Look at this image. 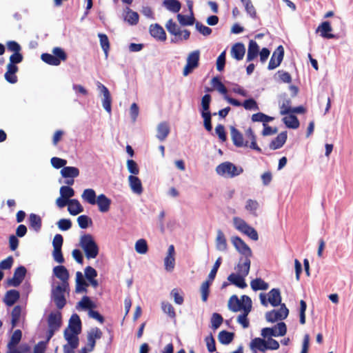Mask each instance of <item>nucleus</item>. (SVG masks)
<instances>
[{
    "label": "nucleus",
    "mask_w": 353,
    "mask_h": 353,
    "mask_svg": "<svg viewBox=\"0 0 353 353\" xmlns=\"http://www.w3.org/2000/svg\"><path fill=\"white\" fill-rule=\"evenodd\" d=\"M41 59L48 65L57 66L60 65L61 61H64L67 59V54L61 48L55 47L52 49V54L43 53Z\"/></svg>",
    "instance_id": "20e7f679"
},
{
    "label": "nucleus",
    "mask_w": 353,
    "mask_h": 353,
    "mask_svg": "<svg viewBox=\"0 0 353 353\" xmlns=\"http://www.w3.org/2000/svg\"><path fill=\"white\" fill-rule=\"evenodd\" d=\"M216 248L219 251L225 252L228 249L227 241L223 232L221 230H217L216 238Z\"/></svg>",
    "instance_id": "f704fd0d"
},
{
    "label": "nucleus",
    "mask_w": 353,
    "mask_h": 353,
    "mask_svg": "<svg viewBox=\"0 0 353 353\" xmlns=\"http://www.w3.org/2000/svg\"><path fill=\"white\" fill-rule=\"evenodd\" d=\"M212 284V282L205 281H204L200 288V291L201 293V299L203 302H206L210 294V286Z\"/></svg>",
    "instance_id": "5fc2aeb1"
},
{
    "label": "nucleus",
    "mask_w": 353,
    "mask_h": 353,
    "mask_svg": "<svg viewBox=\"0 0 353 353\" xmlns=\"http://www.w3.org/2000/svg\"><path fill=\"white\" fill-rule=\"evenodd\" d=\"M102 336V332L98 327L92 328L88 333V341L89 345L92 347L95 346V340L100 339Z\"/></svg>",
    "instance_id": "37998d69"
},
{
    "label": "nucleus",
    "mask_w": 353,
    "mask_h": 353,
    "mask_svg": "<svg viewBox=\"0 0 353 353\" xmlns=\"http://www.w3.org/2000/svg\"><path fill=\"white\" fill-rule=\"evenodd\" d=\"M211 101H212V97H211L210 94H205L203 96V97L201 99V108L200 110L201 114H203L204 113H207V114L211 113L210 110Z\"/></svg>",
    "instance_id": "49530a36"
},
{
    "label": "nucleus",
    "mask_w": 353,
    "mask_h": 353,
    "mask_svg": "<svg viewBox=\"0 0 353 353\" xmlns=\"http://www.w3.org/2000/svg\"><path fill=\"white\" fill-rule=\"evenodd\" d=\"M251 119L253 122H263V124L273 121L274 118L263 112H257L252 114Z\"/></svg>",
    "instance_id": "8fccbe9b"
},
{
    "label": "nucleus",
    "mask_w": 353,
    "mask_h": 353,
    "mask_svg": "<svg viewBox=\"0 0 353 353\" xmlns=\"http://www.w3.org/2000/svg\"><path fill=\"white\" fill-rule=\"evenodd\" d=\"M96 204L98 205L99 210L101 212H106L109 210L110 206V200L104 194L98 196Z\"/></svg>",
    "instance_id": "c9c22d12"
},
{
    "label": "nucleus",
    "mask_w": 353,
    "mask_h": 353,
    "mask_svg": "<svg viewBox=\"0 0 353 353\" xmlns=\"http://www.w3.org/2000/svg\"><path fill=\"white\" fill-rule=\"evenodd\" d=\"M77 223L81 229H86L92 224V221L88 216L83 214L77 218Z\"/></svg>",
    "instance_id": "13d9d810"
},
{
    "label": "nucleus",
    "mask_w": 353,
    "mask_h": 353,
    "mask_svg": "<svg viewBox=\"0 0 353 353\" xmlns=\"http://www.w3.org/2000/svg\"><path fill=\"white\" fill-rule=\"evenodd\" d=\"M232 243L236 250L244 255L245 257H251L252 252L250 248L239 236H233L232 238Z\"/></svg>",
    "instance_id": "9d476101"
},
{
    "label": "nucleus",
    "mask_w": 353,
    "mask_h": 353,
    "mask_svg": "<svg viewBox=\"0 0 353 353\" xmlns=\"http://www.w3.org/2000/svg\"><path fill=\"white\" fill-rule=\"evenodd\" d=\"M27 270L24 266H19L15 269L12 278L8 280L10 286L18 287L24 279Z\"/></svg>",
    "instance_id": "f8f14e48"
},
{
    "label": "nucleus",
    "mask_w": 353,
    "mask_h": 353,
    "mask_svg": "<svg viewBox=\"0 0 353 353\" xmlns=\"http://www.w3.org/2000/svg\"><path fill=\"white\" fill-rule=\"evenodd\" d=\"M288 138L287 132H281L280 134L277 135V137L274 139L269 145V147L271 150H275L281 148L285 143Z\"/></svg>",
    "instance_id": "5701e85b"
},
{
    "label": "nucleus",
    "mask_w": 353,
    "mask_h": 353,
    "mask_svg": "<svg viewBox=\"0 0 353 353\" xmlns=\"http://www.w3.org/2000/svg\"><path fill=\"white\" fill-rule=\"evenodd\" d=\"M81 197L83 201L91 205H95L96 202H97L95 191L91 188L84 190L81 194Z\"/></svg>",
    "instance_id": "79ce46f5"
},
{
    "label": "nucleus",
    "mask_w": 353,
    "mask_h": 353,
    "mask_svg": "<svg viewBox=\"0 0 353 353\" xmlns=\"http://www.w3.org/2000/svg\"><path fill=\"white\" fill-rule=\"evenodd\" d=\"M242 302H244V306L242 307L243 314H240L237 318V322L240 323L243 328H247L250 325L248 315L252 310V300L250 296L243 295L241 296Z\"/></svg>",
    "instance_id": "0eeeda50"
},
{
    "label": "nucleus",
    "mask_w": 353,
    "mask_h": 353,
    "mask_svg": "<svg viewBox=\"0 0 353 353\" xmlns=\"http://www.w3.org/2000/svg\"><path fill=\"white\" fill-rule=\"evenodd\" d=\"M135 250L141 254H146L148 250L147 241L143 239H139L135 243Z\"/></svg>",
    "instance_id": "603ef678"
},
{
    "label": "nucleus",
    "mask_w": 353,
    "mask_h": 353,
    "mask_svg": "<svg viewBox=\"0 0 353 353\" xmlns=\"http://www.w3.org/2000/svg\"><path fill=\"white\" fill-rule=\"evenodd\" d=\"M161 308L163 312L167 314L170 318L174 319L176 313L173 306L168 302H162Z\"/></svg>",
    "instance_id": "680f3d73"
},
{
    "label": "nucleus",
    "mask_w": 353,
    "mask_h": 353,
    "mask_svg": "<svg viewBox=\"0 0 353 353\" xmlns=\"http://www.w3.org/2000/svg\"><path fill=\"white\" fill-rule=\"evenodd\" d=\"M221 262H222V259L221 257H219L216 261H215L210 274H208V281H210L212 283V281H214V279H215L216 277V273H217V271L221 264Z\"/></svg>",
    "instance_id": "bf43d9fd"
},
{
    "label": "nucleus",
    "mask_w": 353,
    "mask_h": 353,
    "mask_svg": "<svg viewBox=\"0 0 353 353\" xmlns=\"http://www.w3.org/2000/svg\"><path fill=\"white\" fill-rule=\"evenodd\" d=\"M150 34L156 40L165 41L166 40V33L163 28L158 23L152 24L149 28Z\"/></svg>",
    "instance_id": "a211bd4d"
},
{
    "label": "nucleus",
    "mask_w": 353,
    "mask_h": 353,
    "mask_svg": "<svg viewBox=\"0 0 353 353\" xmlns=\"http://www.w3.org/2000/svg\"><path fill=\"white\" fill-rule=\"evenodd\" d=\"M68 210L71 215L75 216L83 211V208L77 199L69 200Z\"/></svg>",
    "instance_id": "4c0bfd02"
},
{
    "label": "nucleus",
    "mask_w": 353,
    "mask_h": 353,
    "mask_svg": "<svg viewBox=\"0 0 353 353\" xmlns=\"http://www.w3.org/2000/svg\"><path fill=\"white\" fill-rule=\"evenodd\" d=\"M18 66L7 65V71L4 74L5 79L10 83H16L18 81L16 73L18 72Z\"/></svg>",
    "instance_id": "473e14b6"
},
{
    "label": "nucleus",
    "mask_w": 353,
    "mask_h": 353,
    "mask_svg": "<svg viewBox=\"0 0 353 353\" xmlns=\"http://www.w3.org/2000/svg\"><path fill=\"white\" fill-rule=\"evenodd\" d=\"M289 314V310L286 305L283 303L280 305V308L278 310H272L271 311L265 313V319L268 322L274 323L278 321H282L285 319Z\"/></svg>",
    "instance_id": "6e6552de"
},
{
    "label": "nucleus",
    "mask_w": 353,
    "mask_h": 353,
    "mask_svg": "<svg viewBox=\"0 0 353 353\" xmlns=\"http://www.w3.org/2000/svg\"><path fill=\"white\" fill-rule=\"evenodd\" d=\"M250 348L254 352H256L255 349L262 352H265L268 350L266 339H261L259 337L254 339L250 343Z\"/></svg>",
    "instance_id": "a878e982"
},
{
    "label": "nucleus",
    "mask_w": 353,
    "mask_h": 353,
    "mask_svg": "<svg viewBox=\"0 0 353 353\" xmlns=\"http://www.w3.org/2000/svg\"><path fill=\"white\" fill-rule=\"evenodd\" d=\"M223 321V319L220 314L216 312L213 313L211 317L212 328L214 330L218 329Z\"/></svg>",
    "instance_id": "052dcab7"
},
{
    "label": "nucleus",
    "mask_w": 353,
    "mask_h": 353,
    "mask_svg": "<svg viewBox=\"0 0 353 353\" xmlns=\"http://www.w3.org/2000/svg\"><path fill=\"white\" fill-rule=\"evenodd\" d=\"M250 258V257H245L244 259H243V258L240 259V261L236 268L238 274L248 276L250 272L251 264Z\"/></svg>",
    "instance_id": "4be33fe9"
},
{
    "label": "nucleus",
    "mask_w": 353,
    "mask_h": 353,
    "mask_svg": "<svg viewBox=\"0 0 353 353\" xmlns=\"http://www.w3.org/2000/svg\"><path fill=\"white\" fill-rule=\"evenodd\" d=\"M233 224L234 228L241 233L247 235L253 241L259 239V235L256 230L249 225L243 219L239 217L233 218Z\"/></svg>",
    "instance_id": "39448f33"
},
{
    "label": "nucleus",
    "mask_w": 353,
    "mask_h": 353,
    "mask_svg": "<svg viewBox=\"0 0 353 353\" xmlns=\"http://www.w3.org/2000/svg\"><path fill=\"white\" fill-rule=\"evenodd\" d=\"M287 333V326L284 322H279L271 327H264L261 330V335L264 339L283 336Z\"/></svg>",
    "instance_id": "423d86ee"
},
{
    "label": "nucleus",
    "mask_w": 353,
    "mask_h": 353,
    "mask_svg": "<svg viewBox=\"0 0 353 353\" xmlns=\"http://www.w3.org/2000/svg\"><path fill=\"white\" fill-rule=\"evenodd\" d=\"M163 6L169 11L176 13L181 8V3L179 0H164Z\"/></svg>",
    "instance_id": "ea45409f"
},
{
    "label": "nucleus",
    "mask_w": 353,
    "mask_h": 353,
    "mask_svg": "<svg viewBox=\"0 0 353 353\" xmlns=\"http://www.w3.org/2000/svg\"><path fill=\"white\" fill-rule=\"evenodd\" d=\"M79 334L70 333L68 330H65L63 336L65 339L68 341V347L70 349H76L79 346V340L78 337Z\"/></svg>",
    "instance_id": "7c9ffc66"
},
{
    "label": "nucleus",
    "mask_w": 353,
    "mask_h": 353,
    "mask_svg": "<svg viewBox=\"0 0 353 353\" xmlns=\"http://www.w3.org/2000/svg\"><path fill=\"white\" fill-rule=\"evenodd\" d=\"M200 51L199 50L191 52L187 57V63L183 69V74L186 77L199 66Z\"/></svg>",
    "instance_id": "1a4fd4ad"
},
{
    "label": "nucleus",
    "mask_w": 353,
    "mask_h": 353,
    "mask_svg": "<svg viewBox=\"0 0 353 353\" xmlns=\"http://www.w3.org/2000/svg\"><path fill=\"white\" fill-rule=\"evenodd\" d=\"M165 28L169 32L170 34L174 35L176 37H181L182 34V30L177 26V24L173 21L172 19H169L166 24Z\"/></svg>",
    "instance_id": "c03bdc74"
},
{
    "label": "nucleus",
    "mask_w": 353,
    "mask_h": 353,
    "mask_svg": "<svg viewBox=\"0 0 353 353\" xmlns=\"http://www.w3.org/2000/svg\"><path fill=\"white\" fill-rule=\"evenodd\" d=\"M234 333L226 330L221 331L219 334L218 339L219 342L223 345H228L234 339Z\"/></svg>",
    "instance_id": "09e8293b"
},
{
    "label": "nucleus",
    "mask_w": 353,
    "mask_h": 353,
    "mask_svg": "<svg viewBox=\"0 0 353 353\" xmlns=\"http://www.w3.org/2000/svg\"><path fill=\"white\" fill-rule=\"evenodd\" d=\"M68 330L70 333L79 334L81 332V321L79 315L76 313L73 314L68 323V327L65 329Z\"/></svg>",
    "instance_id": "4468645a"
},
{
    "label": "nucleus",
    "mask_w": 353,
    "mask_h": 353,
    "mask_svg": "<svg viewBox=\"0 0 353 353\" xmlns=\"http://www.w3.org/2000/svg\"><path fill=\"white\" fill-rule=\"evenodd\" d=\"M283 121L288 128L291 129H296L300 125L298 118L294 114L284 117Z\"/></svg>",
    "instance_id": "de8ad7c7"
},
{
    "label": "nucleus",
    "mask_w": 353,
    "mask_h": 353,
    "mask_svg": "<svg viewBox=\"0 0 353 353\" xmlns=\"http://www.w3.org/2000/svg\"><path fill=\"white\" fill-rule=\"evenodd\" d=\"M259 54V46L256 41L254 40H250L248 44V54H247V61H251L254 60Z\"/></svg>",
    "instance_id": "c756f323"
},
{
    "label": "nucleus",
    "mask_w": 353,
    "mask_h": 353,
    "mask_svg": "<svg viewBox=\"0 0 353 353\" xmlns=\"http://www.w3.org/2000/svg\"><path fill=\"white\" fill-rule=\"evenodd\" d=\"M62 316L61 313L59 311L51 312L48 317V325L49 328L59 330L61 326Z\"/></svg>",
    "instance_id": "dca6fc26"
},
{
    "label": "nucleus",
    "mask_w": 353,
    "mask_h": 353,
    "mask_svg": "<svg viewBox=\"0 0 353 353\" xmlns=\"http://www.w3.org/2000/svg\"><path fill=\"white\" fill-rule=\"evenodd\" d=\"M21 336H22L21 331L20 330H16L13 332V334L10 338V340L9 341L8 344H10V345H11V346L18 345V343L20 342V341L21 339Z\"/></svg>",
    "instance_id": "774afa93"
},
{
    "label": "nucleus",
    "mask_w": 353,
    "mask_h": 353,
    "mask_svg": "<svg viewBox=\"0 0 353 353\" xmlns=\"http://www.w3.org/2000/svg\"><path fill=\"white\" fill-rule=\"evenodd\" d=\"M20 297L19 292L16 290H10L6 292L3 298V302L7 306L13 305Z\"/></svg>",
    "instance_id": "cd10ccee"
},
{
    "label": "nucleus",
    "mask_w": 353,
    "mask_h": 353,
    "mask_svg": "<svg viewBox=\"0 0 353 353\" xmlns=\"http://www.w3.org/2000/svg\"><path fill=\"white\" fill-rule=\"evenodd\" d=\"M217 174L221 176L234 178L242 174L243 169L241 166H236L231 162L221 163L216 168Z\"/></svg>",
    "instance_id": "7ed1b4c3"
},
{
    "label": "nucleus",
    "mask_w": 353,
    "mask_h": 353,
    "mask_svg": "<svg viewBox=\"0 0 353 353\" xmlns=\"http://www.w3.org/2000/svg\"><path fill=\"white\" fill-rule=\"evenodd\" d=\"M70 287H63V285H57L54 283L52 284L50 299L53 301L59 310L63 309L66 305L67 301L65 296V293H69Z\"/></svg>",
    "instance_id": "f03ea898"
},
{
    "label": "nucleus",
    "mask_w": 353,
    "mask_h": 353,
    "mask_svg": "<svg viewBox=\"0 0 353 353\" xmlns=\"http://www.w3.org/2000/svg\"><path fill=\"white\" fill-rule=\"evenodd\" d=\"M61 174L65 179H74L79 175V170L76 167L65 166L61 169Z\"/></svg>",
    "instance_id": "e433bc0d"
},
{
    "label": "nucleus",
    "mask_w": 353,
    "mask_h": 353,
    "mask_svg": "<svg viewBox=\"0 0 353 353\" xmlns=\"http://www.w3.org/2000/svg\"><path fill=\"white\" fill-rule=\"evenodd\" d=\"M174 247L173 245H170L168 247L167 256L164 259V266L165 269L168 272H172L175 266V259H174Z\"/></svg>",
    "instance_id": "f3484780"
},
{
    "label": "nucleus",
    "mask_w": 353,
    "mask_h": 353,
    "mask_svg": "<svg viewBox=\"0 0 353 353\" xmlns=\"http://www.w3.org/2000/svg\"><path fill=\"white\" fill-rule=\"evenodd\" d=\"M54 275L61 281V283L59 285H63V287L69 286V272L66 268L63 265H57L53 268Z\"/></svg>",
    "instance_id": "ddd939ff"
},
{
    "label": "nucleus",
    "mask_w": 353,
    "mask_h": 353,
    "mask_svg": "<svg viewBox=\"0 0 353 353\" xmlns=\"http://www.w3.org/2000/svg\"><path fill=\"white\" fill-rule=\"evenodd\" d=\"M195 28L203 36H209L211 34L212 30L210 28L204 26L201 22L196 21L195 23Z\"/></svg>",
    "instance_id": "338daca9"
},
{
    "label": "nucleus",
    "mask_w": 353,
    "mask_h": 353,
    "mask_svg": "<svg viewBox=\"0 0 353 353\" xmlns=\"http://www.w3.org/2000/svg\"><path fill=\"white\" fill-rule=\"evenodd\" d=\"M123 19L130 26H136L139 23V15L129 7L124 9Z\"/></svg>",
    "instance_id": "aec40b11"
},
{
    "label": "nucleus",
    "mask_w": 353,
    "mask_h": 353,
    "mask_svg": "<svg viewBox=\"0 0 353 353\" xmlns=\"http://www.w3.org/2000/svg\"><path fill=\"white\" fill-rule=\"evenodd\" d=\"M268 302L272 307L281 305V296L279 288H273L268 292Z\"/></svg>",
    "instance_id": "b1692460"
},
{
    "label": "nucleus",
    "mask_w": 353,
    "mask_h": 353,
    "mask_svg": "<svg viewBox=\"0 0 353 353\" xmlns=\"http://www.w3.org/2000/svg\"><path fill=\"white\" fill-rule=\"evenodd\" d=\"M259 208V203L256 200L248 199L246 202L245 209L250 211L251 214L256 216V210Z\"/></svg>",
    "instance_id": "0e129e2a"
},
{
    "label": "nucleus",
    "mask_w": 353,
    "mask_h": 353,
    "mask_svg": "<svg viewBox=\"0 0 353 353\" xmlns=\"http://www.w3.org/2000/svg\"><path fill=\"white\" fill-rule=\"evenodd\" d=\"M79 245L84 251L88 259H95L99 254V247L93 236L90 234H84L81 236Z\"/></svg>",
    "instance_id": "f257e3e1"
},
{
    "label": "nucleus",
    "mask_w": 353,
    "mask_h": 353,
    "mask_svg": "<svg viewBox=\"0 0 353 353\" xmlns=\"http://www.w3.org/2000/svg\"><path fill=\"white\" fill-rule=\"evenodd\" d=\"M128 181L132 191L137 194H141L143 192V187L141 180L136 176L130 175Z\"/></svg>",
    "instance_id": "c85d7f7f"
},
{
    "label": "nucleus",
    "mask_w": 353,
    "mask_h": 353,
    "mask_svg": "<svg viewBox=\"0 0 353 353\" xmlns=\"http://www.w3.org/2000/svg\"><path fill=\"white\" fill-rule=\"evenodd\" d=\"M29 224L33 230L37 232H39L42 226L41 217L36 214L31 213L29 216Z\"/></svg>",
    "instance_id": "58836bf2"
},
{
    "label": "nucleus",
    "mask_w": 353,
    "mask_h": 353,
    "mask_svg": "<svg viewBox=\"0 0 353 353\" xmlns=\"http://www.w3.org/2000/svg\"><path fill=\"white\" fill-rule=\"evenodd\" d=\"M248 14L252 19L256 18V12L250 0H241Z\"/></svg>",
    "instance_id": "3c124183"
},
{
    "label": "nucleus",
    "mask_w": 353,
    "mask_h": 353,
    "mask_svg": "<svg viewBox=\"0 0 353 353\" xmlns=\"http://www.w3.org/2000/svg\"><path fill=\"white\" fill-rule=\"evenodd\" d=\"M60 195L67 199H70V198L74 196V190L68 185L61 186L60 188Z\"/></svg>",
    "instance_id": "e2e57ef3"
},
{
    "label": "nucleus",
    "mask_w": 353,
    "mask_h": 353,
    "mask_svg": "<svg viewBox=\"0 0 353 353\" xmlns=\"http://www.w3.org/2000/svg\"><path fill=\"white\" fill-rule=\"evenodd\" d=\"M81 307L83 310H92L95 307L94 303L90 300V299L85 296L82 298L81 301L78 303L77 307Z\"/></svg>",
    "instance_id": "864d4df0"
},
{
    "label": "nucleus",
    "mask_w": 353,
    "mask_h": 353,
    "mask_svg": "<svg viewBox=\"0 0 353 353\" xmlns=\"http://www.w3.org/2000/svg\"><path fill=\"white\" fill-rule=\"evenodd\" d=\"M23 57L21 52L13 53L9 59V63L8 65L12 66H17V64L22 62Z\"/></svg>",
    "instance_id": "69168bd1"
},
{
    "label": "nucleus",
    "mask_w": 353,
    "mask_h": 353,
    "mask_svg": "<svg viewBox=\"0 0 353 353\" xmlns=\"http://www.w3.org/2000/svg\"><path fill=\"white\" fill-rule=\"evenodd\" d=\"M283 56L284 49L282 46H279L274 51L269 61L268 69L272 70L277 68L281 63L283 59Z\"/></svg>",
    "instance_id": "9b49d317"
},
{
    "label": "nucleus",
    "mask_w": 353,
    "mask_h": 353,
    "mask_svg": "<svg viewBox=\"0 0 353 353\" xmlns=\"http://www.w3.org/2000/svg\"><path fill=\"white\" fill-rule=\"evenodd\" d=\"M245 53V48L243 43H236L231 49V54L233 58L240 61L242 60Z\"/></svg>",
    "instance_id": "2f4dec72"
},
{
    "label": "nucleus",
    "mask_w": 353,
    "mask_h": 353,
    "mask_svg": "<svg viewBox=\"0 0 353 353\" xmlns=\"http://www.w3.org/2000/svg\"><path fill=\"white\" fill-rule=\"evenodd\" d=\"M99 37L100 39V44L105 53V57L107 58L108 56V51L110 48L108 37H107V35L101 33L99 34Z\"/></svg>",
    "instance_id": "4d7b16f0"
},
{
    "label": "nucleus",
    "mask_w": 353,
    "mask_h": 353,
    "mask_svg": "<svg viewBox=\"0 0 353 353\" xmlns=\"http://www.w3.org/2000/svg\"><path fill=\"white\" fill-rule=\"evenodd\" d=\"M230 134L232 142L235 146L239 148L248 146V142L243 141V136L242 133L235 127H230Z\"/></svg>",
    "instance_id": "2eb2a0df"
},
{
    "label": "nucleus",
    "mask_w": 353,
    "mask_h": 353,
    "mask_svg": "<svg viewBox=\"0 0 353 353\" xmlns=\"http://www.w3.org/2000/svg\"><path fill=\"white\" fill-rule=\"evenodd\" d=\"M250 285L254 291L266 290L269 288V284L261 278H256L252 280L250 283Z\"/></svg>",
    "instance_id": "a18cd8bd"
},
{
    "label": "nucleus",
    "mask_w": 353,
    "mask_h": 353,
    "mask_svg": "<svg viewBox=\"0 0 353 353\" xmlns=\"http://www.w3.org/2000/svg\"><path fill=\"white\" fill-rule=\"evenodd\" d=\"M245 276H246L232 273L228 276V280L236 287L244 289L247 287V283L245 281Z\"/></svg>",
    "instance_id": "bb28decb"
},
{
    "label": "nucleus",
    "mask_w": 353,
    "mask_h": 353,
    "mask_svg": "<svg viewBox=\"0 0 353 353\" xmlns=\"http://www.w3.org/2000/svg\"><path fill=\"white\" fill-rule=\"evenodd\" d=\"M245 303H241L236 295H232L228 301V308L234 312H236L242 310V307L244 306Z\"/></svg>",
    "instance_id": "a19ab883"
},
{
    "label": "nucleus",
    "mask_w": 353,
    "mask_h": 353,
    "mask_svg": "<svg viewBox=\"0 0 353 353\" xmlns=\"http://www.w3.org/2000/svg\"><path fill=\"white\" fill-rule=\"evenodd\" d=\"M97 88L104 96V100L103 103L104 109L108 112L110 113V98L108 89L100 82H97Z\"/></svg>",
    "instance_id": "393cba45"
},
{
    "label": "nucleus",
    "mask_w": 353,
    "mask_h": 353,
    "mask_svg": "<svg viewBox=\"0 0 353 353\" xmlns=\"http://www.w3.org/2000/svg\"><path fill=\"white\" fill-rule=\"evenodd\" d=\"M170 132V128L169 124L165 121L161 122L158 124L157 128L156 137L159 141H163L168 137Z\"/></svg>",
    "instance_id": "412c9836"
},
{
    "label": "nucleus",
    "mask_w": 353,
    "mask_h": 353,
    "mask_svg": "<svg viewBox=\"0 0 353 353\" xmlns=\"http://www.w3.org/2000/svg\"><path fill=\"white\" fill-rule=\"evenodd\" d=\"M212 84L221 94L226 95L228 90L219 77H213L212 79Z\"/></svg>",
    "instance_id": "6e6d98bb"
},
{
    "label": "nucleus",
    "mask_w": 353,
    "mask_h": 353,
    "mask_svg": "<svg viewBox=\"0 0 353 353\" xmlns=\"http://www.w3.org/2000/svg\"><path fill=\"white\" fill-rule=\"evenodd\" d=\"M188 7L190 10V16L183 15L181 14H178L177 15L178 21L182 26H192L194 23L195 19L193 15L192 3H189Z\"/></svg>",
    "instance_id": "72a5a7b5"
},
{
    "label": "nucleus",
    "mask_w": 353,
    "mask_h": 353,
    "mask_svg": "<svg viewBox=\"0 0 353 353\" xmlns=\"http://www.w3.org/2000/svg\"><path fill=\"white\" fill-rule=\"evenodd\" d=\"M332 30L330 23L328 21L322 22L317 28L316 32H320L322 37L325 39H335V34L330 33Z\"/></svg>",
    "instance_id": "6ab92c4d"
}]
</instances>
